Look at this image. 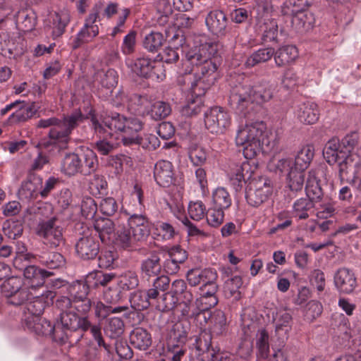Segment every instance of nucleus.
Masks as SVG:
<instances>
[{
  "mask_svg": "<svg viewBox=\"0 0 361 361\" xmlns=\"http://www.w3.org/2000/svg\"><path fill=\"white\" fill-rule=\"evenodd\" d=\"M253 171L248 161L241 164H234L231 168L228 176L229 181L236 192L241 191L247 181L250 180L245 190V198L247 203L254 207H257L266 202L272 194V183L265 176L257 179L252 178Z\"/></svg>",
  "mask_w": 361,
  "mask_h": 361,
  "instance_id": "1",
  "label": "nucleus"
},
{
  "mask_svg": "<svg viewBox=\"0 0 361 361\" xmlns=\"http://www.w3.org/2000/svg\"><path fill=\"white\" fill-rule=\"evenodd\" d=\"M273 93L271 85L266 81H258L252 85L245 82L232 88L229 101L239 113L245 115L249 105L253 102L258 104L267 102L273 97Z\"/></svg>",
  "mask_w": 361,
  "mask_h": 361,
  "instance_id": "2",
  "label": "nucleus"
},
{
  "mask_svg": "<svg viewBox=\"0 0 361 361\" xmlns=\"http://www.w3.org/2000/svg\"><path fill=\"white\" fill-rule=\"evenodd\" d=\"M85 118L80 110H75L72 114L64 116L63 119L55 117L39 121L37 127H51L49 136L51 140L59 145L61 148H66L71 139L70 135L74 128Z\"/></svg>",
  "mask_w": 361,
  "mask_h": 361,
  "instance_id": "3",
  "label": "nucleus"
},
{
  "mask_svg": "<svg viewBox=\"0 0 361 361\" xmlns=\"http://www.w3.org/2000/svg\"><path fill=\"white\" fill-rule=\"evenodd\" d=\"M56 341L66 343L74 332L87 331L91 323L85 316H80L74 310L60 313L56 319Z\"/></svg>",
  "mask_w": 361,
  "mask_h": 361,
  "instance_id": "4",
  "label": "nucleus"
},
{
  "mask_svg": "<svg viewBox=\"0 0 361 361\" xmlns=\"http://www.w3.org/2000/svg\"><path fill=\"white\" fill-rule=\"evenodd\" d=\"M264 129L263 123H255L247 124L238 131L235 142L243 146V155L247 159H252L260 152L259 140Z\"/></svg>",
  "mask_w": 361,
  "mask_h": 361,
  "instance_id": "5",
  "label": "nucleus"
},
{
  "mask_svg": "<svg viewBox=\"0 0 361 361\" xmlns=\"http://www.w3.org/2000/svg\"><path fill=\"white\" fill-rule=\"evenodd\" d=\"M103 123L109 130V135H112V131L121 133V140L123 145L131 146L135 144V121L133 118H126L115 113L106 116Z\"/></svg>",
  "mask_w": 361,
  "mask_h": 361,
  "instance_id": "6",
  "label": "nucleus"
},
{
  "mask_svg": "<svg viewBox=\"0 0 361 361\" xmlns=\"http://www.w3.org/2000/svg\"><path fill=\"white\" fill-rule=\"evenodd\" d=\"M185 58L192 66H197V76L202 78L211 79L217 70L216 63L210 59V53L207 47H192L185 52Z\"/></svg>",
  "mask_w": 361,
  "mask_h": 361,
  "instance_id": "7",
  "label": "nucleus"
},
{
  "mask_svg": "<svg viewBox=\"0 0 361 361\" xmlns=\"http://www.w3.org/2000/svg\"><path fill=\"white\" fill-rule=\"evenodd\" d=\"M122 214L127 219V223L114 233L112 243L117 250L131 252L135 245V214L133 210H128L124 207H122Z\"/></svg>",
  "mask_w": 361,
  "mask_h": 361,
  "instance_id": "8",
  "label": "nucleus"
},
{
  "mask_svg": "<svg viewBox=\"0 0 361 361\" xmlns=\"http://www.w3.org/2000/svg\"><path fill=\"white\" fill-rule=\"evenodd\" d=\"M36 234L43 239L44 244L52 248L64 243L63 228L56 216L40 220L36 227Z\"/></svg>",
  "mask_w": 361,
  "mask_h": 361,
  "instance_id": "9",
  "label": "nucleus"
},
{
  "mask_svg": "<svg viewBox=\"0 0 361 361\" xmlns=\"http://www.w3.org/2000/svg\"><path fill=\"white\" fill-rule=\"evenodd\" d=\"M314 157V147L312 145H303L298 151L293 161L296 170L290 174L292 187L298 188L300 185H304L305 172L309 168Z\"/></svg>",
  "mask_w": 361,
  "mask_h": 361,
  "instance_id": "10",
  "label": "nucleus"
},
{
  "mask_svg": "<svg viewBox=\"0 0 361 361\" xmlns=\"http://www.w3.org/2000/svg\"><path fill=\"white\" fill-rule=\"evenodd\" d=\"M230 124V116L222 107H212L204 112L205 127L213 135L224 133Z\"/></svg>",
  "mask_w": 361,
  "mask_h": 361,
  "instance_id": "11",
  "label": "nucleus"
},
{
  "mask_svg": "<svg viewBox=\"0 0 361 361\" xmlns=\"http://www.w3.org/2000/svg\"><path fill=\"white\" fill-rule=\"evenodd\" d=\"M67 290L73 301L74 310L82 315L87 314L92 307V301L87 297L89 288L85 282L74 281L68 286Z\"/></svg>",
  "mask_w": 361,
  "mask_h": 361,
  "instance_id": "12",
  "label": "nucleus"
},
{
  "mask_svg": "<svg viewBox=\"0 0 361 361\" xmlns=\"http://www.w3.org/2000/svg\"><path fill=\"white\" fill-rule=\"evenodd\" d=\"M212 340V334L206 331L202 332L199 338V346L208 354L209 361H235L233 355L221 351L217 346L214 347Z\"/></svg>",
  "mask_w": 361,
  "mask_h": 361,
  "instance_id": "13",
  "label": "nucleus"
},
{
  "mask_svg": "<svg viewBox=\"0 0 361 361\" xmlns=\"http://www.w3.org/2000/svg\"><path fill=\"white\" fill-rule=\"evenodd\" d=\"M76 253L84 260L94 259L99 251V243L96 236L85 234L75 244Z\"/></svg>",
  "mask_w": 361,
  "mask_h": 361,
  "instance_id": "14",
  "label": "nucleus"
},
{
  "mask_svg": "<svg viewBox=\"0 0 361 361\" xmlns=\"http://www.w3.org/2000/svg\"><path fill=\"white\" fill-rule=\"evenodd\" d=\"M323 172L319 171H310L307 179L305 191L307 197L317 203L320 202L324 197V186H326V182L324 179H321L320 175Z\"/></svg>",
  "mask_w": 361,
  "mask_h": 361,
  "instance_id": "15",
  "label": "nucleus"
},
{
  "mask_svg": "<svg viewBox=\"0 0 361 361\" xmlns=\"http://www.w3.org/2000/svg\"><path fill=\"white\" fill-rule=\"evenodd\" d=\"M34 293L35 294L32 297L33 300L26 303V309L31 314L30 317H40L45 307L53 302L56 296V293L51 290H47L40 295L37 292Z\"/></svg>",
  "mask_w": 361,
  "mask_h": 361,
  "instance_id": "16",
  "label": "nucleus"
},
{
  "mask_svg": "<svg viewBox=\"0 0 361 361\" xmlns=\"http://www.w3.org/2000/svg\"><path fill=\"white\" fill-rule=\"evenodd\" d=\"M23 275L27 283L26 286L37 292V289L42 287L45 283V279L53 275V273L37 266L30 265L25 267Z\"/></svg>",
  "mask_w": 361,
  "mask_h": 361,
  "instance_id": "17",
  "label": "nucleus"
},
{
  "mask_svg": "<svg viewBox=\"0 0 361 361\" xmlns=\"http://www.w3.org/2000/svg\"><path fill=\"white\" fill-rule=\"evenodd\" d=\"M26 326L32 332L39 336H52L56 341V322L52 324L49 320L41 317H27Z\"/></svg>",
  "mask_w": 361,
  "mask_h": 361,
  "instance_id": "18",
  "label": "nucleus"
},
{
  "mask_svg": "<svg viewBox=\"0 0 361 361\" xmlns=\"http://www.w3.org/2000/svg\"><path fill=\"white\" fill-rule=\"evenodd\" d=\"M154 176L158 185L169 187L175 180L172 164L166 160L159 161L154 165Z\"/></svg>",
  "mask_w": 361,
  "mask_h": 361,
  "instance_id": "19",
  "label": "nucleus"
},
{
  "mask_svg": "<svg viewBox=\"0 0 361 361\" xmlns=\"http://www.w3.org/2000/svg\"><path fill=\"white\" fill-rule=\"evenodd\" d=\"M42 188V179L34 174H30L26 180L23 181L20 189L18 190L20 199L30 200L36 199L40 194V188Z\"/></svg>",
  "mask_w": 361,
  "mask_h": 361,
  "instance_id": "20",
  "label": "nucleus"
},
{
  "mask_svg": "<svg viewBox=\"0 0 361 361\" xmlns=\"http://www.w3.org/2000/svg\"><path fill=\"white\" fill-rule=\"evenodd\" d=\"M334 283L339 291L347 294L352 293L357 286L355 274L347 268H341L336 271Z\"/></svg>",
  "mask_w": 361,
  "mask_h": 361,
  "instance_id": "21",
  "label": "nucleus"
},
{
  "mask_svg": "<svg viewBox=\"0 0 361 361\" xmlns=\"http://www.w3.org/2000/svg\"><path fill=\"white\" fill-rule=\"evenodd\" d=\"M347 154L340 147V140L334 137L325 145L323 149V156L329 165L338 164Z\"/></svg>",
  "mask_w": 361,
  "mask_h": 361,
  "instance_id": "22",
  "label": "nucleus"
},
{
  "mask_svg": "<svg viewBox=\"0 0 361 361\" xmlns=\"http://www.w3.org/2000/svg\"><path fill=\"white\" fill-rule=\"evenodd\" d=\"M338 174L341 179L344 178V176L352 174L356 177L361 168L360 158L357 154H346L338 163Z\"/></svg>",
  "mask_w": 361,
  "mask_h": 361,
  "instance_id": "23",
  "label": "nucleus"
},
{
  "mask_svg": "<svg viewBox=\"0 0 361 361\" xmlns=\"http://www.w3.org/2000/svg\"><path fill=\"white\" fill-rule=\"evenodd\" d=\"M296 115L300 122L308 125L313 124L319 119L318 106L311 102H303L298 106Z\"/></svg>",
  "mask_w": 361,
  "mask_h": 361,
  "instance_id": "24",
  "label": "nucleus"
},
{
  "mask_svg": "<svg viewBox=\"0 0 361 361\" xmlns=\"http://www.w3.org/2000/svg\"><path fill=\"white\" fill-rule=\"evenodd\" d=\"M79 154L80 173L88 176L94 172L98 166L97 157L96 153L88 147L83 148Z\"/></svg>",
  "mask_w": 361,
  "mask_h": 361,
  "instance_id": "25",
  "label": "nucleus"
},
{
  "mask_svg": "<svg viewBox=\"0 0 361 361\" xmlns=\"http://www.w3.org/2000/svg\"><path fill=\"white\" fill-rule=\"evenodd\" d=\"M187 280L192 286H197L200 283L211 282L212 280H216L218 275L216 271L212 269H192L187 273Z\"/></svg>",
  "mask_w": 361,
  "mask_h": 361,
  "instance_id": "26",
  "label": "nucleus"
},
{
  "mask_svg": "<svg viewBox=\"0 0 361 361\" xmlns=\"http://www.w3.org/2000/svg\"><path fill=\"white\" fill-rule=\"evenodd\" d=\"M274 167L276 172L279 171L280 173H286L287 185L290 190V193H288V196L293 198V196L295 193L302 191L303 188V185H300V186H299L298 188L292 187V180L290 178V174L292 171H295L296 169L295 168V165L291 159H281L274 165Z\"/></svg>",
  "mask_w": 361,
  "mask_h": 361,
  "instance_id": "27",
  "label": "nucleus"
},
{
  "mask_svg": "<svg viewBox=\"0 0 361 361\" xmlns=\"http://www.w3.org/2000/svg\"><path fill=\"white\" fill-rule=\"evenodd\" d=\"M314 18L312 13L307 10L293 13L291 17L292 26L298 32H303L312 27Z\"/></svg>",
  "mask_w": 361,
  "mask_h": 361,
  "instance_id": "28",
  "label": "nucleus"
},
{
  "mask_svg": "<svg viewBox=\"0 0 361 361\" xmlns=\"http://www.w3.org/2000/svg\"><path fill=\"white\" fill-rule=\"evenodd\" d=\"M16 23L18 29L23 32H30L34 29L36 25L37 16L31 9L19 11L16 15Z\"/></svg>",
  "mask_w": 361,
  "mask_h": 361,
  "instance_id": "29",
  "label": "nucleus"
},
{
  "mask_svg": "<svg viewBox=\"0 0 361 361\" xmlns=\"http://www.w3.org/2000/svg\"><path fill=\"white\" fill-rule=\"evenodd\" d=\"M94 228L103 243L108 244L110 243L111 235L115 231V224L112 220L107 218L97 219L94 224Z\"/></svg>",
  "mask_w": 361,
  "mask_h": 361,
  "instance_id": "30",
  "label": "nucleus"
},
{
  "mask_svg": "<svg viewBox=\"0 0 361 361\" xmlns=\"http://www.w3.org/2000/svg\"><path fill=\"white\" fill-rule=\"evenodd\" d=\"M170 293L181 303H188L193 300L191 290L188 288L186 283L182 279L175 280L172 283Z\"/></svg>",
  "mask_w": 361,
  "mask_h": 361,
  "instance_id": "31",
  "label": "nucleus"
},
{
  "mask_svg": "<svg viewBox=\"0 0 361 361\" xmlns=\"http://www.w3.org/2000/svg\"><path fill=\"white\" fill-rule=\"evenodd\" d=\"M206 24L214 34L221 33L226 27V15L221 11H211L206 18Z\"/></svg>",
  "mask_w": 361,
  "mask_h": 361,
  "instance_id": "32",
  "label": "nucleus"
},
{
  "mask_svg": "<svg viewBox=\"0 0 361 361\" xmlns=\"http://www.w3.org/2000/svg\"><path fill=\"white\" fill-rule=\"evenodd\" d=\"M154 62L149 59H137V76L141 79H159L160 77L157 73V71L160 69L159 66H153Z\"/></svg>",
  "mask_w": 361,
  "mask_h": 361,
  "instance_id": "33",
  "label": "nucleus"
},
{
  "mask_svg": "<svg viewBox=\"0 0 361 361\" xmlns=\"http://www.w3.org/2000/svg\"><path fill=\"white\" fill-rule=\"evenodd\" d=\"M160 259L157 255L145 260L141 266L142 279L149 281L150 278H154L160 274L161 266L159 263Z\"/></svg>",
  "mask_w": 361,
  "mask_h": 361,
  "instance_id": "34",
  "label": "nucleus"
},
{
  "mask_svg": "<svg viewBox=\"0 0 361 361\" xmlns=\"http://www.w3.org/2000/svg\"><path fill=\"white\" fill-rule=\"evenodd\" d=\"M79 164V154H66L61 160V171L67 176H74L78 173H80Z\"/></svg>",
  "mask_w": 361,
  "mask_h": 361,
  "instance_id": "35",
  "label": "nucleus"
},
{
  "mask_svg": "<svg viewBox=\"0 0 361 361\" xmlns=\"http://www.w3.org/2000/svg\"><path fill=\"white\" fill-rule=\"evenodd\" d=\"M38 109L39 106L35 102L21 106L16 112L10 116L9 121L11 123L25 122L32 118L36 114Z\"/></svg>",
  "mask_w": 361,
  "mask_h": 361,
  "instance_id": "36",
  "label": "nucleus"
},
{
  "mask_svg": "<svg viewBox=\"0 0 361 361\" xmlns=\"http://www.w3.org/2000/svg\"><path fill=\"white\" fill-rule=\"evenodd\" d=\"M298 56L297 47H280L275 53V61L278 66L293 61Z\"/></svg>",
  "mask_w": 361,
  "mask_h": 361,
  "instance_id": "37",
  "label": "nucleus"
},
{
  "mask_svg": "<svg viewBox=\"0 0 361 361\" xmlns=\"http://www.w3.org/2000/svg\"><path fill=\"white\" fill-rule=\"evenodd\" d=\"M215 77H212L211 79L202 78L200 75L195 76V78L191 81L190 90L192 96L195 97L201 98L204 95L206 91L214 83Z\"/></svg>",
  "mask_w": 361,
  "mask_h": 361,
  "instance_id": "38",
  "label": "nucleus"
},
{
  "mask_svg": "<svg viewBox=\"0 0 361 361\" xmlns=\"http://www.w3.org/2000/svg\"><path fill=\"white\" fill-rule=\"evenodd\" d=\"M104 330L106 336L111 339H116L123 333V322L118 317L110 318L107 321Z\"/></svg>",
  "mask_w": 361,
  "mask_h": 361,
  "instance_id": "39",
  "label": "nucleus"
},
{
  "mask_svg": "<svg viewBox=\"0 0 361 361\" xmlns=\"http://www.w3.org/2000/svg\"><path fill=\"white\" fill-rule=\"evenodd\" d=\"M69 20L70 16L66 11L54 13L52 19L54 25L52 31V37L54 39H56L63 35Z\"/></svg>",
  "mask_w": 361,
  "mask_h": 361,
  "instance_id": "40",
  "label": "nucleus"
},
{
  "mask_svg": "<svg viewBox=\"0 0 361 361\" xmlns=\"http://www.w3.org/2000/svg\"><path fill=\"white\" fill-rule=\"evenodd\" d=\"M34 293L35 291L28 286H22L18 290L8 298V302L16 306L22 305L32 299L35 294Z\"/></svg>",
  "mask_w": 361,
  "mask_h": 361,
  "instance_id": "41",
  "label": "nucleus"
},
{
  "mask_svg": "<svg viewBox=\"0 0 361 361\" xmlns=\"http://www.w3.org/2000/svg\"><path fill=\"white\" fill-rule=\"evenodd\" d=\"M39 261L49 269H57L64 264L63 256L59 252H42Z\"/></svg>",
  "mask_w": 361,
  "mask_h": 361,
  "instance_id": "42",
  "label": "nucleus"
},
{
  "mask_svg": "<svg viewBox=\"0 0 361 361\" xmlns=\"http://www.w3.org/2000/svg\"><path fill=\"white\" fill-rule=\"evenodd\" d=\"M243 285V280L240 276H235L225 281L224 291L227 298L233 297L236 300L240 298L239 289Z\"/></svg>",
  "mask_w": 361,
  "mask_h": 361,
  "instance_id": "43",
  "label": "nucleus"
},
{
  "mask_svg": "<svg viewBox=\"0 0 361 361\" xmlns=\"http://www.w3.org/2000/svg\"><path fill=\"white\" fill-rule=\"evenodd\" d=\"M217 297H209L200 295V298L197 299V302H200L202 306L200 311L197 313H192L191 317L195 316L197 318L203 317L204 320L207 322V317H210L211 313L208 312L209 309L214 307L218 303Z\"/></svg>",
  "mask_w": 361,
  "mask_h": 361,
  "instance_id": "44",
  "label": "nucleus"
},
{
  "mask_svg": "<svg viewBox=\"0 0 361 361\" xmlns=\"http://www.w3.org/2000/svg\"><path fill=\"white\" fill-rule=\"evenodd\" d=\"M153 280L152 286L153 288L148 290V293L145 294V296L149 298H157L159 291H166L168 290L170 284V279L164 275L154 277Z\"/></svg>",
  "mask_w": 361,
  "mask_h": 361,
  "instance_id": "45",
  "label": "nucleus"
},
{
  "mask_svg": "<svg viewBox=\"0 0 361 361\" xmlns=\"http://www.w3.org/2000/svg\"><path fill=\"white\" fill-rule=\"evenodd\" d=\"M207 317V319H209L211 322L213 324V333L216 335H221L225 332L226 329V317L222 311H215L213 314H211L210 317L208 316Z\"/></svg>",
  "mask_w": 361,
  "mask_h": 361,
  "instance_id": "46",
  "label": "nucleus"
},
{
  "mask_svg": "<svg viewBox=\"0 0 361 361\" xmlns=\"http://www.w3.org/2000/svg\"><path fill=\"white\" fill-rule=\"evenodd\" d=\"M171 112V108L169 103L158 101L153 103L150 116L154 120H161L166 118Z\"/></svg>",
  "mask_w": 361,
  "mask_h": 361,
  "instance_id": "47",
  "label": "nucleus"
},
{
  "mask_svg": "<svg viewBox=\"0 0 361 361\" xmlns=\"http://www.w3.org/2000/svg\"><path fill=\"white\" fill-rule=\"evenodd\" d=\"M214 207L222 209H228L231 204V199L228 192L224 188H217L213 193Z\"/></svg>",
  "mask_w": 361,
  "mask_h": 361,
  "instance_id": "48",
  "label": "nucleus"
},
{
  "mask_svg": "<svg viewBox=\"0 0 361 361\" xmlns=\"http://www.w3.org/2000/svg\"><path fill=\"white\" fill-rule=\"evenodd\" d=\"M274 50L271 47L260 49L255 52L247 61L248 66H254L257 63L269 60L274 55Z\"/></svg>",
  "mask_w": 361,
  "mask_h": 361,
  "instance_id": "49",
  "label": "nucleus"
},
{
  "mask_svg": "<svg viewBox=\"0 0 361 361\" xmlns=\"http://www.w3.org/2000/svg\"><path fill=\"white\" fill-rule=\"evenodd\" d=\"M2 231L5 235L14 240L22 235L23 226L19 221L6 220L3 224Z\"/></svg>",
  "mask_w": 361,
  "mask_h": 361,
  "instance_id": "50",
  "label": "nucleus"
},
{
  "mask_svg": "<svg viewBox=\"0 0 361 361\" xmlns=\"http://www.w3.org/2000/svg\"><path fill=\"white\" fill-rule=\"evenodd\" d=\"M153 97L149 93H140L137 99V114L140 116L149 115L153 105Z\"/></svg>",
  "mask_w": 361,
  "mask_h": 361,
  "instance_id": "51",
  "label": "nucleus"
},
{
  "mask_svg": "<svg viewBox=\"0 0 361 361\" xmlns=\"http://www.w3.org/2000/svg\"><path fill=\"white\" fill-rule=\"evenodd\" d=\"M204 107L201 98L195 97L188 101V104L182 107V115L190 117L199 114Z\"/></svg>",
  "mask_w": 361,
  "mask_h": 361,
  "instance_id": "52",
  "label": "nucleus"
},
{
  "mask_svg": "<svg viewBox=\"0 0 361 361\" xmlns=\"http://www.w3.org/2000/svg\"><path fill=\"white\" fill-rule=\"evenodd\" d=\"M189 158L194 166H202L207 160L204 149L199 145H192L189 149Z\"/></svg>",
  "mask_w": 361,
  "mask_h": 361,
  "instance_id": "53",
  "label": "nucleus"
},
{
  "mask_svg": "<svg viewBox=\"0 0 361 361\" xmlns=\"http://www.w3.org/2000/svg\"><path fill=\"white\" fill-rule=\"evenodd\" d=\"M23 286L22 280L18 277L12 276L6 280L1 286V292L8 298Z\"/></svg>",
  "mask_w": 361,
  "mask_h": 361,
  "instance_id": "54",
  "label": "nucleus"
},
{
  "mask_svg": "<svg viewBox=\"0 0 361 361\" xmlns=\"http://www.w3.org/2000/svg\"><path fill=\"white\" fill-rule=\"evenodd\" d=\"M126 306L113 307L112 305H106L99 302L95 307V314L100 319H105L110 313H118L123 310H127Z\"/></svg>",
  "mask_w": 361,
  "mask_h": 361,
  "instance_id": "55",
  "label": "nucleus"
},
{
  "mask_svg": "<svg viewBox=\"0 0 361 361\" xmlns=\"http://www.w3.org/2000/svg\"><path fill=\"white\" fill-rule=\"evenodd\" d=\"M224 209L217 208L214 206L213 208L208 209L207 215V221L209 225L213 227L219 226L224 221Z\"/></svg>",
  "mask_w": 361,
  "mask_h": 361,
  "instance_id": "56",
  "label": "nucleus"
},
{
  "mask_svg": "<svg viewBox=\"0 0 361 361\" xmlns=\"http://www.w3.org/2000/svg\"><path fill=\"white\" fill-rule=\"evenodd\" d=\"M162 250L166 252L170 259L176 263L182 264L188 258L187 252L182 249L180 245H175L171 247H162Z\"/></svg>",
  "mask_w": 361,
  "mask_h": 361,
  "instance_id": "57",
  "label": "nucleus"
},
{
  "mask_svg": "<svg viewBox=\"0 0 361 361\" xmlns=\"http://www.w3.org/2000/svg\"><path fill=\"white\" fill-rule=\"evenodd\" d=\"M97 211V206L94 199L90 197L83 198L81 202L82 215L87 219H92Z\"/></svg>",
  "mask_w": 361,
  "mask_h": 361,
  "instance_id": "58",
  "label": "nucleus"
},
{
  "mask_svg": "<svg viewBox=\"0 0 361 361\" xmlns=\"http://www.w3.org/2000/svg\"><path fill=\"white\" fill-rule=\"evenodd\" d=\"M99 33L98 27H86L84 25L83 28L78 33L76 38V42L79 44H87L92 42V39L96 37Z\"/></svg>",
  "mask_w": 361,
  "mask_h": 361,
  "instance_id": "59",
  "label": "nucleus"
},
{
  "mask_svg": "<svg viewBox=\"0 0 361 361\" xmlns=\"http://www.w3.org/2000/svg\"><path fill=\"white\" fill-rule=\"evenodd\" d=\"M178 301L175 297L167 292L162 295L161 300L159 302L157 307L161 312H169L173 310L178 305Z\"/></svg>",
  "mask_w": 361,
  "mask_h": 361,
  "instance_id": "60",
  "label": "nucleus"
},
{
  "mask_svg": "<svg viewBox=\"0 0 361 361\" xmlns=\"http://www.w3.org/2000/svg\"><path fill=\"white\" fill-rule=\"evenodd\" d=\"M358 136L355 133H352L345 135L340 141V147L347 154H353L352 151L357 144Z\"/></svg>",
  "mask_w": 361,
  "mask_h": 361,
  "instance_id": "61",
  "label": "nucleus"
},
{
  "mask_svg": "<svg viewBox=\"0 0 361 361\" xmlns=\"http://www.w3.org/2000/svg\"><path fill=\"white\" fill-rule=\"evenodd\" d=\"M152 344L150 334L142 327H137V348L146 350Z\"/></svg>",
  "mask_w": 361,
  "mask_h": 361,
  "instance_id": "62",
  "label": "nucleus"
},
{
  "mask_svg": "<svg viewBox=\"0 0 361 361\" xmlns=\"http://www.w3.org/2000/svg\"><path fill=\"white\" fill-rule=\"evenodd\" d=\"M122 298V291L117 286L110 287L104 292V300L109 305L118 303Z\"/></svg>",
  "mask_w": 361,
  "mask_h": 361,
  "instance_id": "63",
  "label": "nucleus"
},
{
  "mask_svg": "<svg viewBox=\"0 0 361 361\" xmlns=\"http://www.w3.org/2000/svg\"><path fill=\"white\" fill-rule=\"evenodd\" d=\"M257 347L262 357L267 355L269 352V334L265 329H261L257 335Z\"/></svg>",
  "mask_w": 361,
  "mask_h": 361,
  "instance_id": "64",
  "label": "nucleus"
}]
</instances>
